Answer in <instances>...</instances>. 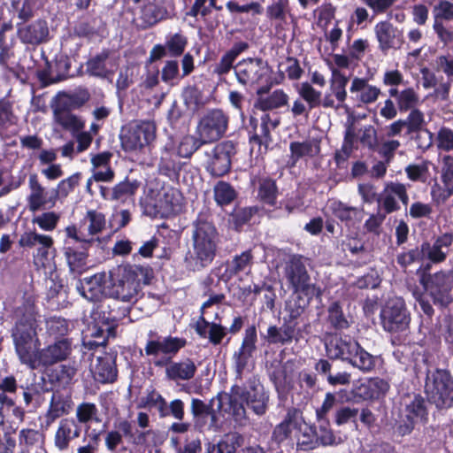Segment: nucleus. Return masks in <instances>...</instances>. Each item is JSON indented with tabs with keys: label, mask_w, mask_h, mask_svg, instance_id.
Segmentation results:
<instances>
[{
	"label": "nucleus",
	"mask_w": 453,
	"mask_h": 453,
	"mask_svg": "<svg viewBox=\"0 0 453 453\" xmlns=\"http://www.w3.org/2000/svg\"><path fill=\"white\" fill-rule=\"evenodd\" d=\"M191 240L185 263L189 270L200 271L212 263L219 242V232L206 215L199 214L193 222Z\"/></svg>",
	"instance_id": "obj_1"
},
{
	"label": "nucleus",
	"mask_w": 453,
	"mask_h": 453,
	"mask_svg": "<svg viewBox=\"0 0 453 453\" xmlns=\"http://www.w3.org/2000/svg\"><path fill=\"white\" fill-rule=\"evenodd\" d=\"M18 320L12 329L16 353L24 365L36 369L41 342L38 338L37 313L33 304L27 303L18 310Z\"/></svg>",
	"instance_id": "obj_2"
},
{
	"label": "nucleus",
	"mask_w": 453,
	"mask_h": 453,
	"mask_svg": "<svg viewBox=\"0 0 453 453\" xmlns=\"http://www.w3.org/2000/svg\"><path fill=\"white\" fill-rule=\"evenodd\" d=\"M225 396L227 398L229 404L228 412L240 426H244L248 423L244 403L258 416L264 415L268 407L269 395L256 376H252L248 380L247 387L234 384L231 388L230 393L226 394Z\"/></svg>",
	"instance_id": "obj_3"
},
{
	"label": "nucleus",
	"mask_w": 453,
	"mask_h": 453,
	"mask_svg": "<svg viewBox=\"0 0 453 453\" xmlns=\"http://www.w3.org/2000/svg\"><path fill=\"white\" fill-rule=\"evenodd\" d=\"M153 278L150 266L120 265L110 271L108 297L134 303L138 300L142 284L148 285Z\"/></svg>",
	"instance_id": "obj_4"
},
{
	"label": "nucleus",
	"mask_w": 453,
	"mask_h": 453,
	"mask_svg": "<svg viewBox=\"0 0 453 453\" xmlns=\"http://www.w3.org/2000/svg\"><path fill=\"white\" fill-rule=\"evenodd\" d=\"M326 351L331 359L347 361L362 372H370L375 367V358L363 349L357 342L331 335L326 342Z\"/></svg>",
	"instance_id": "obj_5"
},
{
	"label": "nucleus",
	"mask_w": 453,
	"mask_h": 453,
	"mask_svg": "<svg viewBox=\"0 0 453 453\" xmlns=\"http://www.w3.org/2000/svg\"><path fill=\"white\" fill-rule=\"evenodd\" d=\"M228 123L229 116L223 110H209L197 123V137H189L184 144H191L193 150H198L203 144L217 142L226 134Z\"/></svg>",
	"instance_id": "obj_6"
},
{
	"label": "nucleus",
	"mask_w": 453,
	"mask_h": 453,
	"mask_svg": "<svg viewBox=\"0 0 453 453\" xmlns=\"http://www.w3.org/2000/svg\"><path fill=\"white\" fill-rule=\"evenodd\" d=\"M234 73L244 86L264 84L257 90V96L267 94L273 86L272 70L267 62L259 58L242 59L234 65Z\"/></svg>",
	"instance_id": "obj_7"
},
{
	"label": "nucleus",
	"mask_w": 453,
	"mask_h": 453,
	"mask_svg": "<svg viewBox=\"0 0 453 453\" xmlns=\"http://www.w3.org/2000/svg\"><path fill=\"white\" fill-rule=\"evenodd\" d=\"M425 393L430 403L437 408H449L453 405V378L444 369L427 370Z\"/></svg>",
	"instance_id": "obj_8"
},
{
	"label": "nucleus",
	"mask_w": 453,
	"mask_h": 453,
	"mask_svg": "<svg viewBox=\"0 0 453 453\" xmlns=\"http://www.w3.org/2000/svg\"><path fill=\"white\" fill-rule=\"evenodd\" d=\"M285 276L296 292L304 296L319 297L321 289L311 282L305 265V258L299 255H292L286 262Z\"/></svg>",
	"instance_id": "obj_9"
},
{
	"label": "nucleus",
	"mask_w": 453,
	"mask_h": 453,
	"mask_svg": "<svg viewBox=\"0 0 453 453\" xmlns=\"http://www.w3.org/2000/svg\"><path fill=\"white\" fill-rule=\"evenodd\" d=\"M156 137V127L152 122H134L125 127L120 134L121 146L126 151L140 150Z\"/></svg>",
	"instance_id": "obj_10"
},
{
	"label": "nucleus",
	"mask_w": 453,
	"mask_h": 453,
	"mask_svg": "<svg viewBox=\"0 0 453 453\" xmlns=\"http://www.w3.org/2000/svg\"><path fill=\"white\" fill-rule=\"evenodd\" d=\"M421 283L435 304L446 306L452 302L453 272L451 270L423 275Z\"/></svg>",
	"instance_id": "obj_11"
},
{
	"label": "nucleus",
	"mask_w": 453,
	"mask_h": 453,
	"mask_svg": "<svg viewBox=\"0 0 453 453\" xmlns=\"http://www.w3.org/2000/svg\"><path fill=\"white\" fill-rule=\"evenodd\" d=\"M382 325L388 332H400L408 328L410 317L402 298L388 300L380 313Z\"/></svg>",
	"instance_id": "obj_12"
},
{
	"label": "nucleus",
	"mask_w": 453,
	"mask_h": 453,
	"mask_svg": "<svg viewBox=\"0 0 453 453\" xmlns=\"http://www.w3.org/2000/svg\"><path fill=\"white\" fill-rule=\"evenodd\" d=\"M72 351V339L62 337L40 350L36 368L40 366L48 367L64 361L70 357Z\"/></svg>",
	"instance_id": "obj_13"
},
{
	"label": "nucleus",
	"mask_w": 453,
	"mask_h": 453,
	"mask_svg": "<svg viewBox=\"0 0 453 453\" xmlns=\"http://www.w3.org/2000/svg\"><path fill=\"white\" fill-rule=\"evenodd\" d=\"M256 342L257 331L255 326H250L245 330V335L240 349L233 355L236 380H242L243 371L257 349Z\"/></svg>",
	"instance_id": "obj_14"
},
{
	"label": "nucleus",
	"mask_w": 453,
	"mask_h": 453,
	"mask_svg": "<svg viewBox=\"0 0 453 453\" xmlns=\"http://www.w3.org/2000/svg\"><path fill=\"white\" fill-rule=\"evenodd\" d=\"M374 33L382 51L399 50L405 43L403 31L388 20L378 22L374 27Z\"/></svg>",
	"instance_id": "obj_15"
},
{
	"label": "nucleus",
	"mask_w": 453,
	"mask_h": 453,
	"mask_svg": "<svg viewBox=\"0 0 453 453\" xmlns=\"http://www.w3.org/2000/svg\"><path fill=\"white\" fill-rule=\"evenodd\" d=\"M109 285L110 272H101L85 278L78 289L81 296L88 301L98 302L104 297H108Z\"/></svg>",
	"instance_id": "obj_16"
},
{
	"label": "nucleus",
	"mask_w": 453,
	"mask_h": 453,
	"mask_svg": "<svg viewBox=\"0 0 453 453\" xmlns=\"http://www.w3.org/2000/svg\"><path fill=\"white\" fill-rule=\"evenodd\" d=\"M235 152V146L232 141H226L216 145L210 154L211 156L208 167L210 173L217 177L227 173L231 167V158Z\"/></svg>",
	"instance_id": "obj_17"
},
{
	"label": "nucleus",
	"mask_w": 453,
	"mask_h": 453,
	"mask_svg": "<svg viewBox=\"0 0 453 453\" xmlns=\"http://www.w3.org/2000/svg\"><path fill=\"white\" fill-rule=\"evenodd\" d=\"M397 196L403 205L407 206L409 196L406 186L400 182H388L385 185L384 189L380 193L378 209L384 211V213L389 214L400 209L395 199Z\"/></svg>",
	"instance_id": "obj_18"
},
{
	"label": "nucleus",
	"mask_w": 453,
	"mask_h": 453,
	"mask_svg": "<svg viewBox=\"0 0 453 453\" xmlns=\"http://www.w3.org/2000/svg\"><path fill=\"white\" fill-rule=\"evenodd\" d=\"M28 186L30 194L27 197L28 209L32 212L38 211L42 209L53 207L56 203L55 194L48 197V192L45 188L39 182L38 177L35 173L30 174L28 180Z\"/></svg>",
	"instance_id": "obj_19"
},
{
	"label": "nucleus",
	"mask_w": 453,
	"mask_h": 453,
	"mask_svg": "<svg viewBox=\"0 0 453 453\" xmlns=\"http://www.w3.org/2000/svg\"><path fill=\"white\" fill-rule=\"evenodd\" d=\"M452 242L453 236L450 234L438 236L433 243L423 242L420 246L423 259L426 258L435 264L443 262L449 252Z\"/></svg>",
	"instance_id": "obj_20"
},
{
	"label": "nucleus",
	"mask_w": 453,
	"mask_h": 453,
	"mask_svg": "<svg viewBox=\"0 0 453 453\" xmlns=\"http://www.w3.org/2000/svg\"><path fill=\"white\" fill-rule=\"evenodd\" d=\"M405 418L403 423L400 424L398 430L403 435L410 434L415 425L426 418V409L425 406V401L419 395H416L414 399L406 405Z\"/></svg>",
	"instance_id": "obj_21"
},
{
	"label": "nucleus",
	"mask_w": 453,
	"mask_h": 453,
	"mask_svg": "<svg viewBox=\"0 0 453 453\" xmlns=\"http://www.w3.org/2000/svg\"><path fill=\"white\" fill-rule=\"evenodd\" d=\"M115 336V326H107V328L104 329L103 326L93 323L89 324L83 332L82 344L84 348L88 349H94L100 346H105L108 338Z\"/></svg>",
	"instance_id": "obj_22"
},
{
	"label": "nucleus",
	"mask_w": 453,
	"mask_h": 453,
	"mask_svg": "<svg viewBox=\"0 0 453 453\" xmlns=\"http://www.w3.org/2000/svg\"><path fill=\"white\" fill-rule=\"evenodd\" d=\"M18 35L22 42L38 45L48 41L50 31L45 20L37 19L19 28Z\"/></svg>",
	"instance_id": "obj_23"
},
{
	"label": "nucleus",
	"mask_w": 453,
	"mask_h": 453,
	"mask_svg": "<svg viewBox=\"0 0 453 453\" xmlns=\"http://www.w3.org/2000/svg\"><path fill=\"white\" fill-rule=\"evenodd\" d=\"M81 426L72 418L61 419L54 437V444L59 450L68 449L71 441L81 434Z\"/></svg>",
	"instance_id": "obj_24"
},
{
	"label": "nucleus",
	"mask_w": 453,
	"mask_h": 453,
	"mask_svg": "<svg viewBox=\"0 0 453 453\" xmlns=\"http://www.w3.org/2000/svg\"><path fill=\"white\" fill-rule=\"evenodd\" d=\"M72 408L73 401L71 395L60 391L53 392L49 409L45 415L47 426H50L63 415L68 414Z\"/></svg>",
	"instance_id": "obj_25"
},
{
	"label": "nucleus",
	"mask_w": 453,
	"mask_h": 453,
	"mask_svg": "<svg viewBox=\"0 0 453 453\" xmlns=\"http://www.w3.org/2000/svg\"><path fill=\"white\" fill-rule=\"evenodd\" d=\"M116 66L115 61L110 58V50H104L88 60L86 71L89 75L107 78L113 73L112 67Z\"/></svg>",
	"instance_id": "obj_26"
},
{
	"label": "nucleus",
	"mask_w": 453,
	"mask_h": 453,
	"mask_svg": "<svg viewBox=\"0 0 453 453\" xmlns=\"http://www.w3.org/2000/svg\"><path fill=\"white\" fill-rule=\"evenodd\" d=\"M295 332L296 323H291L284 317L282 326H270L264 339L270 344L285 345L292 342Z\"/></svg>",
	"instance_id": "obj_27"
},
{
	"label": "nucleus",
	"mask_w": 453,
	"mask_h": 453,
	"mask_svg": "<svg viewBox=\"0 0 453 453\" xmlns=\"http://www.w3.org/2000/svg\"><path fill=\"white\" fill-rule=\"evenodd\" d=\"M195 330L201 337L208 338L213 345H219L226 334V327L215 322H208L203 315L196 321Z\"/></svg>",
	"instance_id": "obj_28"
},
{
	"label": "nucleus",
	"mask_w": 453,
	"mask_h": 453,
	"mask_svg": "<svg viewBox=\"0 0 453 453\" xmlns=\"http://www.w3.org/2000/svg\"><path fill=\"white\" fill-rule=\"evenodd\" d=\"M349 90L351 93H357V100L365 104L374 103L381 93L380 88L358 77L353 79Z\"/></svg>",
	"instance_id": "obj_29"
},
{
	"label": "nucleus",
	"mask_w": 453,
	"mask_h": 453,
	"mask_svg": "<svg viewBox=\"0 0 453 453\" xmlns=\"http://www.w3.org/2000/svg\"><path fill=\"white\" fill-rule=\"evenodd\" d=\"M290 157L288 163L294 166L296 162L303 157H315L320 151L319 144L315 140L304 142H292L289 145Z\"/></svg>",
	"instance_id": "obj_30"
},
{
	"label": "nucleus",
	"mask_w": 453,
	"mask_h": 453,
	"mask_svg": "<svg viewBox=\"0 0 453 453\" xmlns=\"http://www.w3.org/2000/svg\"><path fill=\"white\" fill-rule=\"evenodd\" d=\"M196 372V365L189 358L180 362H172L165 369L167 378L172 380H189L195 376Z\"/></svg>",
	"instance_id": "obj_31"
},
{
	"label": "nucleus",
	"mask_w": 453,
	"mask_h": 453,
	"mask_svg": "<svg viewBox=\"0 0 453 453\" xmlns=\"http://www.w3.org/2000/svg\"><path fill=\"white\" fill-rule=\"evenodd\" d=\"M314 296H304L302 292H296L289 296L285 304V311L288 313V321L293 323L295 319L299 318L308 307L310 301Z\"/></svg>",
	"instance_id": "obj_32"
},
{
	"label": "nucleus",
	"mask_w": 453,
	"mask_h": 453,
	"mask_svg": "<svg viewBox=\"0 0 453 453\" xmlns=\"http://www.w3.org/2000/svg\"><path fill=\"white\" fill-rule=\"evenodd\" d=\"M278 125V121H273L268 114H265L261 118L259 127H254V134L250 137L251 143H257L261 149L265 146V150H267L268 144L271 142V131Z\"/></svg>",
	"instance_id": "obj_33"
},
{
	"label": "nucleus",
	"mask_w": 453,
	"mask_h": 453,
	"mask_svg": "<svg viewBox=\"0 0 453 453\" xmlns=\"http://www.w3.org/2000/svg\"><path fill=\"white\" fill-rule=\"evenodd\" d=\"M92 372L95 380L100 383H112L117 378L114 362L107 357H98Z\"/></svg>",
	"instance_id": "obj_34"
},
{
	"label": "nucleus",
	"mask_w": 453,
	"mask_h": 453,
	"mask_svg": "<svg viewBox=\"0 0 453 453\" xmlns=\"http://www.w3.org/2000/svg\"><path fill=\"white\" fill-rule=\"evenodd\" d=\"M53 117L56 123L73 134L82 130L85 126L83 120L64 108L57 107L53 111Z\"/></svg>",
	"instance_id": "obj_35"
},
{
	"label": "nucleus",
	"mask_w": 453,
	"mask_h": 453,
	"mask_svg": "<svg viewBox=\"0 0 453 453\" xmlns=\"http://www.w3.org/2000/svg\"><path fill=\"white\" fill-rule=\"evenodd\" d=\"M220 284V280H218L214 284V280L208 277L203 281L204 291L203 296L207 297V300L201 306V315H204L205 310L212 305H218L223 303L226 298L225 294L216 290V288Z\"/></svg>",
	"instance_id": "obj_36"
},
{
	"label": "nucleus",
	"mask_w": 453,
	"mask_h": 453,
	"mask_svg": "<svg viewBox=\"0 0 453 453\" xmlns=\"http://www.w3.org/2000/svg\"><path fill=\"white\" fill-rule=\"evenodd\" d=\"M217 400L219 402L218 408L221 409L222 407V395L219 394L215 398H212L209 403H205L203 401L193 398L191 400V413L195 419L203 418L210 416L211 419L214 421L216 418L215 411L213 409L214 401Z\"/></svg>",
	"instance_id": "obj_37"
},
{
	"label": "nucleus",
	"mask_w": 453,
	"mask_h": 453,
	"mask_svg": "<svg viewBox=\"0 0 453 453\" xmlns=\"http://www.w3.org/2000/svg\"><path fill=\"white\" fill-rule=\"evenodd\" d=\"M65 256L70 272L74 275L81 274L87 269L88 254L84 250H77L74 247H65Z\"/></svg>",
	"instance_id": "obj_38"
},
{
	"label": "nucleus",
	"mask_w": 453,
	"mask_h": 453,
	"mask_svg": "<svg viewBox=\"0 0 453 453\" xmlns=\"http://www.w3.org/2000/svg\"><path fill=\"white\" fill-rule=\"evenodd\" d=\"M166 16L167 11L164 7L157 6L150 2L143 4L141 9L140 18L144 27H151L165 19Z\"/></svg>",
	"instance_id": "obj_39"
},
{
	"label": "nucleus",
	"mask_w": 453,
	"mask_h": 453,
	"mask_svg": "<svg viewBox=\"0 0 453 453\" xmlns=\"http://www.w3.org/2000/svg\"><path fill=\"white\" fill-rule=\"evenodd\" d=\"M288 96L281 89L273 91L268 96H259L256 106L262 111H270L282 107L288 104Z\"/></svg>",
	"instance_id": "obj_40"
},
{
	"label": "nucleus",
	"mask_w": 453,
	"mask_h": 453,
	"mask_svg": "<svg viewBox=\"0 0 453 453\" xmlns=\"http://www.w3.org/2000/svg\"><path fill=\"white\" fill-rule=\"evenodd\" d=\"M18 116L13 110V104L9 100H0V134L17 125Z\"/></svg>",
	"instance_id": "obj_41"
},
{
	"label": "nucleus",
	"mask_w": 453,
	"mask_h": 453,
	"mask_svg": "<svg viewBox=\"0 0 453 453\" xmlns=\"http://www.w3.org/2000/svg\"><path fill=\"white\" fill-rule=\"evenodd\" d=\"M182 98L188 110L195 112L205 104L202 91L196 86H188L183 89Z\"/></svg>",
	"instance_id": "obj_42"
},
{
	"label": "nucleus",
	"mask_w": 453,
	"mask_h": 453,
	"mask_svg": "<svg viewBox=\"0 0 453 453\" xmlns=\"http://www.w3.org/2000/svg\"><path fill=\"white\" fill-rule=\"evenodd\" d=\"M76 418L79 424H88L90 422H100L98 418V409L95 403H81L76 408Z\"/></svg>",
	"instance_id": "obj_43"
},
{
	"label": "nucleus",
	"mask_w": 453,
	"mask_h": 453,
	"mask_svg": "<svg viewBox=\"0 0 453 453\" xmlns=\"http://www.w3.org/2000/svg\"><path fill=\"white\" fill-rule=\"evenodd\" d=\"M277 186L272 179H263L259 181L258 198L265 203L274 205L277 198Z\"/></svg>",
	"instance_id": "obj_44"
},
{
	"label": "nucleus",
	"mask_w": 453,
	"mask_h": 453,
	"mask_svg": "<svg viewBox=\"0 0 453 453\" xmlns=\"http://www.w3.org/2000/svg\"><path fill=\"white\" fill-rule=\"evenodd\" d=\"M236 197L232 186L225 181H219L214 187V198L220 206L231 203Z\"/></svg>",
	"instance_id": "obj_45"
},
{
	"label": "nucleus",
	"mask_w": 453,
	"mask_h": 453,
	"mask_svg": "<svg viewBox=\"0 0 453 453\" xmlns=\"http://www.w3.org/2000/svg\"><path fill=\"white\" fill-rule=\"evenodd\" d=\"M252 262L253 255L251 250H246L241 255L235 256L231 262L227 263V271L230 275H236L250 267Z\"/></svg>",
	"instance_id": "obj_46"
},
{
	"label": "nucleus",
	"mask_w": 453,
	"mask_h": 453,
	"mask_svg": "<svg viewBox=\"0 0 453 453\" xmlns=\"http://www.w3.org/2000/svg\"><path fill=\"white\" fill-rule=\"evenodd\" d=\"M301 432V435L297 439V449L301 450H310L316 449L319 446V441L317 438V431L316 428L312 426H305V428Z\"/></svg>",
	"instance_id": "obj_47"
},
{
	"label": "nucleus",
	"mask_w": 453,
	"mask_h": 453,
	"mask_svg": "<svg viewBox=\"0 0 453 453\" xmlns=\"http://www.w3.org/2000/svg\"><path fill=\"white\" fill-rule=\"evenodd\" d=\"M327 311V320L334 328L342 330L349 327V322L342 312L339 302L331 303Z\"/></svg>",
	"instance_id": "obj_48"
},
{
	"label": "nucleus",
	"mask_w": 453,
	"mask_h": 453,
	"mask_svg": "<svg viewBox=\"0 0 453 453\" xmlns=\"http://www.w3.org/2000/svg\"><path fill=\"white\" fill-rule=\"evenodd\" d=\"M419 103V96L412 88L401 91L400 98L397 100V107L400 111H407L417 109Z\"/></svg>",
	"instance_id": "obj_49"
},
{
	"label": "nucleus",
	"mask_w": 453,
	"mask_h": 453,
	"mask_svg": "<svg viewBox=\"0 0 453 453\" xmlns=\"http://www.w3.org/2000/svg\"><path fill=\"white\" fill-rule=\"evenodd\" d=\"M330 208L333 214L342 221H351L359 213V210L357 207L349 206L340 201H334Z\"/></svg>",
	"instance_id": "obj_50"
},
{
	"label": "nucleus",
	"mask_w": 453,
	"mask_h": 453,
	"mask_svg": "<svg viewBox=\"0 0 453 453\" xmlns=\"http://www.w3.org/2000/svg\"><path fill=\"white\" fill-rule=\"evenodd\" d=\"M85 223L88 222L89 225L86 228L88 232V236L91 238L99 233L104 228L105 226V219L104 214L97 212L96 211H88L84 219Z\"/></svg>",
	"instance_id": "obj_51"
},
{
	"label": "nucleus",
	"mask_w": 453,
	"mask_h": 453,
	"mask_svg": "<svg viewBox=\"0 0 453 453\" xmlns=\"http://www.w3.org/2000/svg\"><path fill=\"white\" fill-rule=\"evenodd\" d=\"M347 83L348 78L341 73L340 71L334 68L332 70L331 89L340 102H343L346 99L347 93L345 87Z\"/></svg>",
	"instance_id": "obj_52"
},
{
	"label": "nucleus",
	"mask_w": 453,
	"mask_h": 453,
	"mask_svg": "<svg viewBox=\"0 0 453 453\" xmlns=\"http://www.w3.org/2000/svg\"><path fill=\"white\" fill-rule=\"evenodd\" d=\"M317 421L319 423V433L317 432L319 445L333 446L340 443V441H336V437L330 428L329 419Z\"/></svg>",
	"instance_id": "obj_53"
},
{
	"label": "nucleus",
	"mask_w": 453,
	"mask_h": 453,
	"mask_svg": "<svg viewBox=\"0 0 453 453\" xmlns=\"http://www.w3.org/2000/svg\"><path fill=\"white\" fill-rule=\"evenodd\" d=\"M298 92L301 97L308 104L310 109L321 105V92L317 91L310 83H302Z\"/></svg>",
	"instance_id": "obj_54"
},
{
	"label": "nucleus",
	"mask_w": 453,
	"mask_h": 453,
	"mask_svg": "<svg viewBox=\"0 0 453 453\" xmlns=\"http://www.w3.org/2000/svg\"><path fill=\"white\" fill-rule=\"evenodd\" d=\"M434 23H443V20H453V3L441 0L436 5L434 10Z\"/></svg>",
	"instance_id": "obj_55"
},
{
	"label": "nucleus",
	"mask_w": 453,
	"mask_h": 453,
	"mask_svg": "<svg viewBox=\"0 0 453 453\" xmlns=\"http://www.w3.org/2000/svg\"><path fill=\"white\" fill-rule=\"evenodd\" d=\"M138 188V184L134 182H131L129 180H125L118 185H116L111 193L112 200H119L125 201L127 197L133 196L136 189Z\"/></svg>",
	"instance_id": "obj_56"
},
{
	"label": "nucleus",
	"mask_w": 453,
	"mask_h": 453,
	"mask_svg": "<svg viewBox=\"0 0 453 453\" xmlns=\"http://www.w3.org/2000/svg\"><path fill=\"white\" fill-rule=\"evenodd\" d=\"M428 162L423 161L420 164L409 165L405 168L408 178L412 181L426 182L428 174Z\"/></svg>",
	"instance_id": "obj_57"
},
{
	"label": "nucleus",
	"mask_w": 453,
	"mask_h": 453,
	"mask_svg": "<svg viewBox=\"0 0 453 453\" xmlns=\"http://www.w3.org/2000/svg\"><path fill=\"white\" fill-rule=\"evenodd\" d=\"M188 43L187 37L181 34H174L165 42V47L171 56H180Z\"/></svg>",
	"instance_id": "obj_58"
},
{
	"label": "nucleus",
	"mask_w": 453,
	"mask_h": 453,
	"mask_svg": "<svg viewBox=\"0 0 453 453\" xmlns=\"http://www.w3.org/2000/svg\"><path fill=\"white\" fill-rule=\"evenodd\" d=\"M46 326L49 334L56 337L65 336L69 331L68 322L63 318L52 317L47 319Z\"/></svg>",
	"instance_id": "obj_59"
},
{
	"label": "nucleus",
	"mask_w": 453,
	"mask_h": 453,
	"mask_svg": "<svg viewBox=\"0 0 453 453\" xmlns=\"http://www.w3.org/2000/svg\"><path fill=\"white\" fill-rule=\"evenodd\" d=\"M60 216L54 211L44 212L33 219V223L37 224L42 230L52 231L56 228Z\"/></svg>",
	"instance_id": "obj_60"
},
{
	"label": "nucleus",
	"mask_w": 453,
	"mask_h": 453,
	"mask_svg": "<svg viewBox=\"0 0 453 453\" xmlns=\"http://www.w3.org/2000/svg\"><path fill=\"white\" fill-rule=\"evenodd\" d=\"M23 390L22 395L26 407L31 405L34 402L38 403L42 392V387L38 383L21 385Z\"/></svg>",
	"instance_id": "obj_61"
},
{
	"label": "nucleus",
	"mask_w": 453,
	"mask_h": 453,
	"mask_svg": "<svg viewBox=\"0 0 453 453\" xmlns=\"http://www.w3.org/2000/svg\"><path fill=\"white\" fill-rule=\"evenodd\" d=\"M406 123L407 134H411L420 131L425 124V119L423 112L415 109L411 111L407 119H404Z\"/></svg>",
	"instance_id": "obj_62"
},
{
	"label": "nucleus",
	"mask_w": 453,
	"mask_h": 453,
	"mask_svg": "<svg viewBox=\"0 0 453 453\" xmlns=\"http://www.w3.org/2000/svg\"><path fill=\"white\" fill-rule=\"evenodd\" d=\"M80 173H75L67 179L62 180L57 188L54 189L56 199L58 197H66L78 185Z\"/></svg>",
	"instance_id": "obj_63"
},
{
	"label": "nucleus",
	"mask_w": 453,
	"mask_h": 453,
	"mask_svg": "<svg viewBox=\"0 0 453 453\" xmlns=\"http://www.w3.org/2000/svg\"><path fill=\"white\" fill-rule=\"evenodd\" d=\"M284 420L288 425L291 431H302L303 426H306L302 411L294 407L288 409Z\"/></svg>",
	"instance_id": "obj_64"
}]
</instances>
